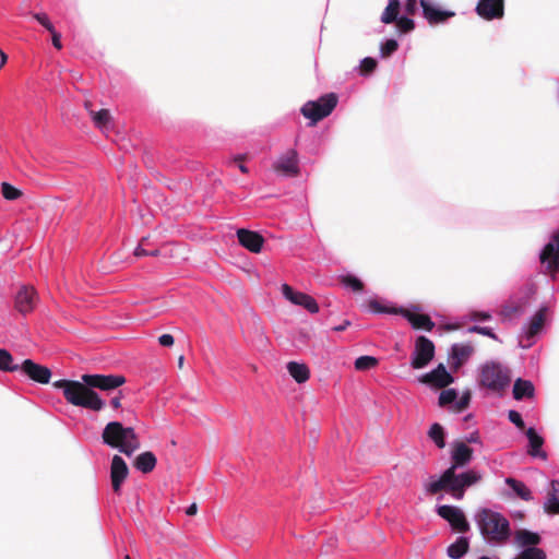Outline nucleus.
<instances>
[{"mask_svg": "<svg viewBox=\"0 0 559 559\" xmlns=\"http://www.w3.org/2000/svg\"><path fill=\"white\" fill-rule=\"evenodd\" d=\"M457 468L448 467L440 477H431L425 484V489L428 493H437L441 490L451 492L452 497L456 500H462L466 488L478 483L481 474L475 469H468L461 474H456Z\"/></svg>", "mask_w": 559, "mask_h": 559, "instance_id": "nucleus-1", "label": "nucleus"}, {"mask_svg": "<svg viewBox=\"0 0 559 559\" xmlns=\"http://www.w3.org/2000/svg\"><path fill=\"white\" fill-rule=\"evenodd\" d=\"M475 522L485 542L491 546L504 545L511 537L509 520L497 511L479 509L475 514Z\"/></svg>", "mask_w": 559, "mask_h": 559, "instance_id": "nucleus-2", "label": "nucleus"}, {"mask_svg": "<svg viewBox=\"0 0 559 559\" xmlns=\"http://www.w3.org/2000/svg\"><path fill=\"white\" fill-rule=\"evenodd\" d=\"M53 386L61 389L68 403L99 412L105 407V401L95 391L86 388L82 382L71 380H58Z\"/></svg>", "mask_w": 559, "mask_h": 559, "instance_id": "nucleus-3", "label": "nucleus"}, {"mask_svg": "<svg viewBox=\"0 0 559 559\" xmlns=\"http://www.w3.org/2000/svg\"><path fill=\"white\" fill-rule=\"evenodd\" d=\"M103 442L119 452L131 456L140 449V440L132 427H124L119 421L108 423L102 433Z\"/></svg>", "mask_w": 559, "mask_h": 559, "instance_id": "nucleus-4", "label": "nucleus"}, {"mask_svg": "<svg viewBox=\"0 0 559 559\" xmlns=\"http://www.w3.org/2000/svg\"><path fill=\"white\" fill-rule=\"evenodd\" d=\"M509 369L497 362H487L480 369V384L492 391H501L510 383Z\"/></svg>", "mask_w": 559, "mask_h": 559, "instance_id": "nucleus-5", "label": "nucleus"}, {"mask_svg": "<svg viewBox=\"0 0 559 559\" xmlns=\"http://www.w3.org/2000/svg\"><path fill=\"white\" fill-rule=\"evenodd\" d=\"M337 105V97L335 94H326L318 100L307 102L301 107L304 117L310 120V126H314L318 121L328 117Z\"/></svg>", "mask_w": 559, "mask_h": 559, "instance_id": "nucleus-6", "label": "nucleus"}, {"mask_svg": "<svg viewBox=\"0 0 559 559\" xmlns=\"http://www.w3.org/2000/svg\"><path fill=\"white\" fill-rule=\"evenodd\" d=\"M548 308L546 306L540 307L523 326L520 336V346L523 348L531 347L539 335L546 323Z\"/></svg>", "mask_w": 559, "mask_h": 559, "instance_id": "nucleus-7", "label": "nucleus"}, {"mask_svg": "<svg viewBox=\"0 0 559 559\" xmlns=\"http://www.w3.org/2000/svg\"><path fill=\"white\" fill-rule=\"evenodd\" d=\"M81 379L86 388L102 391H111L126 383V378L121 374H83Z\"/></svg>", "mask_w": 559, "mask_h": 559, "instance_id": "nucleus-8", "label": "nucleus"}, {"mask_svg": "<svg viewBox=\"0 0 559 559\" xmlns=\"http://www.w3.org/2000/svg\"><path fill=\"white\" fill-rule=\"evenodd\" d=\"M539 258L547 272L555 278L556 273L559 271V231L551 235L549 241L543 248Z\"/></svg>", "mask_w": 559, "mask_h": 559, "instance_id": "nucleus-9", "label": "nucleus"}, {"mask_svg": "<svg viewBox=\"0 0 559 559\" xmlns=\"http://www.w3.org/2000/svg\"><path fill=\"white\" fill-rule=\"evenodd\" d=\"M435 356V345L426 336L417 337L412 354L411 365L414 369L426 367Z\"/></svg>", "mask_w": 559, "mask_h": 559, "instance_id": "nucleus-10", "label": "nucleus"}, {"mask_svg": "<svg viewBox=\"0 0 559 559\" xmlns=\"http://www.w3.org/2000/svg\"><path fill=\"white\" fill-rule=\"evenodd\" d=\"M437 513L439 516L448 521L453 530L461 533H465L469 530V523L467 522L464 512L459 507L448 504L439 506L437 508Z\"/></svg>", "mask_w": 559, "mask_h": 559, "instance_id": "nucleus-11", "label": "nucleus"}, {"mask_svg": "<svg viewBox=\"0 0 559 559\" xmlns=\"http://www.w3.org/2000/svg\"><path fill=\"white\" fill-rule=\"evenodd\" d=\"M281 289L283 296L292 304L304 307L310 313H317L319 311V306L311 296L301 292H295L288 284H283Z\"/></svg>", "mask_w": 559, "mask_h": 559, "instance_id": "nucleus-12", "label": "nucleus"}, {"mask_svg": "<svg viewBox=\"0 0 559 559\" xmlns=\"http://www.w3.org/2000/svg\"><path fill=\"white\" fill-rule=\"evenodd\" d=\"M423 15L429 24H441L455 15L453 11L442 10L433 0H419Z\"/></svg>", "mask_w": 559, "mask_h": 559, "instance_id": "nucleus-13", "label": "nucleus"}, {"mask_svg": "<svg viewBox=\"0 0 559 559\" xmlns=\"http://www.w3.org/2000/svg\"><path fill=\"white\" fill-rule=\"evenodd\" d=\"M419 381L433 388H445L454 382V378L447 370L444 365L439 364L430 372L420 376Z\"/></svg>", "mask_w": 559, "mask_h": 559, "instance_id": "nucleus-14", "label": "nucleus"}, {"mask_svg": "<svg viewBox=\"0 0 559 559\" xmlns=\"http://www.w3.org/2000/svg\"><path fill=\"white\" fill-rule=\"evenodd\" d=\"M37 302V293L32 286L23 285L15 296V308L22 314L29 313L34 310Z\"/></svg>", "mask_w": 559, "mask_h": 559, "instance_id": "nucleus-15", "label": "nucleus"}, {"mask_svg": "<svg viewBox=\"0 0 559 559\" xmlns=\"http://www.w3.org/2000/svg\"><path fill=\"white\" fill-rule=\"evenodd\" d=\"M475 10L487 21L501 19L504 13L503 0H479Z\"/></svg>", "mask_w": 559, "mask_h": 559, "instance_id": "nucleus-16", "label": "nucleus"}, {"mask_svg": "<svg viewBox=\"0 0 559 559\" xmlns=\"http://www.w3.org/2000/svg\"><path fill=\"white\" fill-rule=\"evenodd\" d=\"M451 460L450 467L461 468L466 466L473 459V449H471L463 441H454L451 443Z\"/></svg>", "mask_w": 559, "mask_h": 559, "instance_id": "nucleus-17", "label": "nucleus"}, {"mask_svg": "<svg viewBox=\"0 0 559 559\" xmlns=\"http://www.w3.org/2000/svg\"><path fill=\"white\" fill-rule=\"evenodd\" d=\"M274 169L285 176H297L299 174L297 152L295 150H289L280 156L274 164Z\"/></svg>", "mask_w": 559, "mask_h": 559, "instance_id": "nucleus-18", "label": "nucleus"}, {"mask_svg": "<svg viewBox=\"0 0 559 559\" xmlns=\"http://www.w3.org/2000/svg\"><path fill=\"white\" fill-rule=\"evenodd\" d=\"M129 474V468L124 460L119 455H114L110 465V479L115 492H120L121 486Z\"/></svg>", "mask_w": 559, "mask_h": 559, "instance_id": "nucleus-19", "label": "nucleus"}, {"mask_svg": "<svg viewBox=\"0 0 559 559\" xmlns=\"http://www.w3.org/2000/svg\"><path fill=\"white\" fill-rule=\"evenodd\" d=\"M20 369L38 383L46 384L50 381L51 371L47 367L38 365L31 359L24 360Z\"/></svg>", "mask_w": 559, "mask_h": 559, "instance_id": "nucleus-20", "label": "nucleus"}, {"mask_svg": "<svg viewBox=\"0 0 559 559\" xmlns=\"http://www.w3.org/2000/svg\"><path fill=\"white\" fill-rule=\"evenodd\" d=\"M237 238H238L239 243L243 248H246L247 250H249L253 253H259L262 250L264 239L257 231L241 228V229L237 230Z\"/></svg>", "mask_w": 559, "mask_h": 559, "instance_id": "nucleus-21", "label": "nucleus"}, {"mask_svg": "<svg viewBox=\"0 0 559 559\" xmlns=\"http://www.w3.org/2000/svg\"><path fill=\"white\" fill-rule=\"evenodd\" d=\"M407 321L412 324L414 329H423L426 331H431L435 326V323L427 314L418 313L415 310L411 309H400V312Z\"/></svg>", "mask_w": 559, "mask_h": 559, "instance_id": "nucleus-22", "label": "nucleus"}, {"mask_svg": "<svg viewBox=\"0 0 559 559\" xmlns=\"http://www.w3.org/2000/svg\"><path fill=\"white\" fill-rule=\"evenodd\" d=\"M526 437L528 439V453L530 455L534 457H540L542 460L547 459V454L545 451L542 450V447L544 444V439L537 432L534 428H528L526 430Z\"/></svg>", "mask_w": 559, "mask_h": 559, "instance_id": "nucleus-23", "label": "nucleus"}, {"mask_svg": "<svg viewBox=\"0 0 559 559\" xmlns=\"http://www.w3.org/2000/svg\"><path fill=\"white\" fill-rule=\"evenodd\" d=\"M544 509L547 513L558 514L559 513V481L552 480L550 483V489L548 491Z\"/></svg>", "mask_w": 559, "mask_h": 559, "instance_id": "nucleus-24", "label": "nucleus"}, {"mask_svg": "<svg viewBox=\"0 0 559 559\" xmlns=\"http://www.w3.org/2000/svg\"><path fill=\"white\" fill-rule=\"evenodd\" d=\"M514 542L518 547L526 549L528 547H535L540 542V537L536 533L519 530L515 532Z\"/></svg>", "mask_w": 559, "mask_h": 559, "instance_id": "nucleus-25", "label": "nucleus"}, {"mask_svg": "<svg viewBox=\"0 0 559 559\" xmlns=\"http://www.w3.org/2000/svg\"><path fill=\"white\" fill-rule=\"evenodd\" d=\"M534 385L530 380L516 379L513 385V397L518 401L534 396Z\"/></svg>", "mask_w": 559, "mask_h": 559, "instance_id": "nucleus-26", "label": "nucleus"}, {"mask_svg": "<svg viewBox=\"0 0 559 559\" xmlns=\"http://www.w3.org/2000/svg\"><path fill=\"white\" fill-rule=\"evenodd\" d=\"M91 118L95 126L100 129L103 132H107L111 129L112 126V119L110 116L109 110L107 109H100L98 111L91 110L90 111Z\"/></svg>", "mask_w": 559, "mask_h": 559, "instance_id": "nucleus-27", "label": "nucleus"}, {"mask_svg": "<svg viewBox=\"0 0 559 559\" xmlns=\"http://www.w3.org/2000/svg\"><path fill=\"white\" fill-rule=\"evenodd\" d=\"M287 371L297 383H304L310 377V370L307 365L296 361L287 364Z\"/></svg>", "mask_w": 559, "mask_h": 559, "instance_id": "nucleus-28", "label": "nucleus"}, {"mask_svg": "<svg viewBox=\"0 0 559 559\" xmlns=\"http://www.w3.org/2000/svg\"><path fill=\"white\" fill-rule=\"evenodd\" d=\"M134 466L144 474L150 473L156 466V456L150 451L143 452L136 456Z\"/></svg>", "mask_w": 559, "mask_h": 559, "instance_id": "nucleus-29", "label": "nucleus"}, {"mask_svg": "<svg viewBox=\"0 0 559 559\" xmlns=\"http://www.w3.org/2000/svg\"><path fill=\"white\" fill-rule=\"evenodd\" d=\"M473 348L469 345L454 344L451 349L452 365L457 368L468 359Z\"/></svg>", "mask_w": 559, "mask_h": 559, "instance_id": "nucleus-30", "label": "nucleus"}, {"mask_svg": "<svg viewBox=\"0 0 559 559\" xmlns=\"http://www.w3.org/2000/svg\"><path fill=\"white\" fill-rule=\"evenodd\" d=\"M468 547L469 539L465 536H460L448 547L447 554L452 559H461L467 552Z\"/></svg>", "mask_w": 559, "mask_h": 559, "instance_id": "nucleus-31", "label": "nucleus"}, {"mask_svg": "<svg viewBox=\"0 0 559 559\" xmlns=\"http://www.w3.org/2000/svg\"><path fill=\"white\" fill-rule=\"evenodd\" d=\"M506 483L520 498L524 500L532 499L531 490L522 481H519L514 478H507Z\"/></svg>", "mask_w": 559, "mask_h": 559, "instance_id": "nucleus-32", "label": "nucleus"}, {"mask_svg": "<svg viewBox=\"0 0 559 559\" xmlns=\"http://www.w3.org/2000/svg\"><path fill=\"white\" fill-rule=\"evenodd\" d=\"M399 8V0H389L385 10L382 13L381 21L385 24L394 22L397 19Z\"/></svg>", "mask_w": 559, "mask_h": 559, "instance_id": "nucleus-33", "label": "nucleus"}, {"mask_svg": "<svg viewBox=\"0 0 559 559\" xmlns=\"http://www.w3.org/2000/svg\"><path fill=\"white\" fill-rule=\"evenodd\" d=\"M429 438L436 443V445L439 449H442L445 447V440H444V429L439 424L431 425L429 431H428Z\"/></svg>", "mask_w": 559, "mask_h": 559, "instance_id": "nucleus-34", "label": "nucleus"}, {"mask_svg": "<svg viewBox=\"0 0 559 559\" xmlns=\"http://www.w3.org/2000/svg\"><path fill=\"white\" fill-rule=\"evenodd\" d=\"M0 370L11 372L20 370V366L13 364L12 355L4 348H0Z\"/></svg>", "mask_w": 559, "mask_h": 559, "instance_id": "nucleus-35", "label": "nucleus"}, {"mask_svg": "<svg viewBox=\"0 0 559 559\" xmlns=\"http://www.w3.org/2000/svg\"><path fill=\"white\" fill-rule=\"evenodd\" d=\"M368 309L373 313H399L400 309L383 305L377 299L368 300Z\"/></svg>", "mask_w": 559, "mask_h": 559, "instance_id": "nucleus-36", "label": "nucleus"}, {"mask_svg": "<svg viewBox=\"0 0 559 559\" xmlns=\"http://www.w3.org/2000/svg\"><path fill=\"white\" fill-rule=\"evenodd\" d=\"M354 365L356 370L365 371L374 368L378 365V359L373 356H360Z\"/></svg>", "mask_w": 559, "mask_h": 559, "instance_id": "nucleus-37", "label": "nucleus"}, {"mask_svg": "<svg viewBox=\"0 0 559 559\" xmlns=\"http://www.w3.org/2000/svg\"><path fill=\"white\" fill-rule=\"evenodd\" d=\"M516 559H546L545 552L536 547L523 549Z\"/></svg>", "mask_w": 559, "mask_h": 559, "instance_id": "nucleus-38", "label": "nucleus"}, {"mask_svg": "<svg viewBox=\"0 0 559 559\" xmlns=\"http://www.w3.org/2000/svg\"><path fill=\"white\" fill-rule=\"evenodd\" d=\"M457 399V391L455 389L443 390L439 395V405L445 406L449 404H455Z\"/></svg>", "mask_w": 559, "mask_h": 559, "instance_id": "nucleus-39", "label": "nucleus"}, {"mask_svg": "<svg viewBox=\"0 0 559 559\" xmlns=\"http://www.w3.org/2000/svg\"><path fill=\"white\" fill-rule=\"evenodd\" d=\"M1 192L3 198L10 201L16 200L21 195L20 190H17L15 187L11 186L8 182H2Z\"/></svg>", "mask_w": 559, "mask_h": 559, "instance_id": "nucleus-40", "label": "nucleus"}, {"mask_svg": "<svg viewBox=\"0 0 559 559\" xmlns=\"http://www.w3.org/2000/svg\"><path fill=\"white\" fill-rule=\"evenodd\" d=\"M399 48V44L395 39H388L380 46V55L385 58L395 52Z\"/></svg>", "mask_w": 559, "mask_h": 559, "instance_id": "nucleus-41", "label": "nucleus"}, {"mask_svg": "<svg viewBox=\"0 0 559 559\" xmlns=\"http://www.w3.org/2000/svg\"><path fill=\"white\" fill-rule=\"evenodd\" d=\"M342 283L346 286L352 288L354 292H361L362 290V283L359 278H357L354 275H345L342 278Z\"/></svg>", "mask_w": 559, "mask_h": 559, "instance_id": "nucleus-42", "label": "nucleus"}, {"mask_svg": "<svg viewBox=\"0 0 559 559\" xmlns=\"http://www.w3.org/2000/svg\"><path fill=\"white\" fill-rule=\"evenodd\" d=\"M377 67L376 59L366 57L360 61L359 70L361 75H367L372 72Z\"/></svg>", "mask_w": 559, "mask_h": 559, "instance_id": "nucleus-43", "label": "nucleus"}, {"mask_svg": "<svg viewBox=\"0 0 559 559\" xmlns=\"http://www.w3.org/2000/svg\"><path fill=\"white\" fill-rule=\"evenodd\" d=\"M394 22H396V25L401 32H411L415 27V23L412 19L406 16H401L400 19H396Z\"/></svg>", "mask_w": 559, "mask_h": 559, "instance_id": "nucleus-44", "label": "nucleus"}, {"mask_svg": "<svg viewBox=\"0 0 559 559\" xmlns=\"http://www.w3.org/2000/svg\"><path fill=\"white\" fill-rule=\"evenodd\" d=\"M469 400H471V392L465 391L460 399H456L455 404L453 405V409L455 412H462L463 409H465L468 406Z\"/></svg>", "mask_w": 559, "mask_h": 559, "instance_id": "nucleus-45", "label": "nucleus"}, {"mask_svg": "<svg viewBox=\"0 0 559 559\" xmlns=\"http://www.w3.org/2000/svg\"><path fill=\"white\" fill-rule=\"evenodd\" d=\"M34 19L41 24L48 32H52L55 29L53 25L51 24L48 15L46 13H35Z\"/></svg>", "mask_w": 559, "mask_h": 559, "instance_id": "nucleus-46", "label": "nucleus"}, {"mask_svg": "<svg viewBox=\"0 0 559 559\" xmlns=\"http://www.w3.org/2000/svg\"><path fill=\"white\" fill-rule=\"evenodd\" d=\"M508 418L518 428H523L524 427V421H523L522 416H521V414L519 412H516V411H509Z\"/></svg>", "mask_w": 559, "mask_h": 559, "instance_id": "nucleus-47", "label": "nucleus"}, {"mask_svg": "<svg viewBox=\"0 0 559 559\" xmlns=\"http://www.w3.org/2000/svg\"><path fill=\"white\" fill-rule=\"evenodd\" d=\"M174 336L170 335V334H163L158 337V343L162 345V346H165V347H170L174 345Z\"/></svg>", "mask_w": 559, "mask_h": 559, "instance_id": "nucleus-48", "label": "nucleus"}, {"mask_svg": "<svg viewBox=\"0 0 559 559\" xmlns=\"http://www.w3.org/2000/svg\"><path fill=\"white\" fill-rule=\"evenodd\" d=\"M51 34V39H52V45L55 48L57 49H61L62 48V44H61V35L56 31L53 29L52 32H49Z\"/></svg>", "mask_w": 559, "mask_h": 559, "instance_id": "nucleus-49", "label": "nucleus"}, {"mask_svg": "<svg viewBox=\"0 0 559 559\" xmlns=\"http://www.w3.org/2000/svg\"><path fill=\"white\" fill-rule=\"evenodd\" d=\"M491 318V314L489 312H485V311H480V312H474L472 313V320L474 321H477V320H481V321H487Z\"/></svg>", "mask_w": 559, "mask_h": 559, "instance_id": "nucleus-50", "label": "nucleus"}, {"mask_svg": "<svg viewBox=\"0 0 559 559\" xmlns=\"http://www.w3.org/2000/svg\"><path fill=\"white\" fill-rule=\"evenodd\" d=\"M417 10V0H406L405 11L407 14H414Z\"/></svg>", "mask_w": 559, "mask_h": 559, "instance_id": "nucleus-51", "label": "nucleus"}, {"mask_svg": "<svg viewBox=\"0 0 559 559\" xmlns=\"http://www.w3.org/2000/svg\"><path fill=\"white\" fill-rule=\"evenodd\" d=\"M157 253V251H152V252H148L146 251L145 249H143L142 245H139L135 249H134V255L135 257H144V255H155Z\"/></svg>", "mask_w": 559, "mask_h": 559, "instance_id": "nucleus-52", "label": "nucleus"}, {"mask_svg": "<svg viewBox=\"0 0 559 559\" xmlns=\"http://www.w3.org/2000/svg\"><path fill=\"white\" fill-rule=\"evenodd\" d=\"M121 399H122V393L121 391H119L118 395L114 396L110 401V404L111 406L115 408V409H118L120 406H121Z\"/></svg>", "mask_w": 559, "mask_h": 559, "instance_id": "nucleus-53", "label": "nucleus"}, {"mask_svg": "<svg viewBox=\"0 0 559 559\" xmlns=\"http://www.w3.org/2000/svg\"><path fill=\"white\" fill-rule=\"evenodd\" d=\"M479 334H483V335L489 336V337H491L493 340H497V335L488 326H481V329L479 331Z\"/></svg>", "mask_w": 559, "mask_h": 559, "instance_id": "nucleus-54", "label": "nucleus"}, {"mask_svg": "<svg viewBox=\"0 0 559 559\" xmlns=\"http://www.w3.org/2000/svg\"><path fill=\"white\" fill-rule=\"evenodd\" d=\"M466 442L468 443H480V438L478 432H472L466 437Z\"/></svg>", "mask_w": 559, "mask_h": 559, "instance_id": "nucleus-55", "label": "nucleus"}, {"mask_svg": "<svg viewBox=\"0 0 559 559\" xmlns=\"http://www.w3.org/2000/svg\"><path fill=\"white\" fill-rule=\"evenodd\" d=\"M197 512H198V506H197V503H192V504H190V506L187 508V510H186V513H187V515H189V516L195 515V514H197Z\"/></svg>", "mask_w": 559, "mask_h": 559, "instance_id": "nucleus-56", "label": "nucleus"}, {"mask_svg": "<svg viewBox=\"0 0 559 559\" xmlns=\"http://www.w3.org/2000/svg\"><path fill=\"white\" fill-rule=\"evenodd\" d=\"M349 325H350V322H349L348 320H346V321H344V323H343V324H340V325L334 326V328H333V330H334L335 332H341V331H344V330H345L347 326H349Z\"/></svg>", "mask_w": 559, "mask_h": 559, "instance_id": "nucleus-57", "label": "nucleus"}, {"mask_svg": "<svg viewBox=\"0 0 559 559\" xmlns=\"http://www.w3.org/2000/svg\"><path fill=\"white\" fill-rule=\"evenodd\" d=\"M8 56L0 49V69L7 63Z\"/></svg>", "mask_w": 559, "mask_h": 559, "instance_id": "nucleus-58", "label": "nucleus"}, {"mask_svg": "<svg viewBox=\"0 0 559 559\" xmlns=\"http://www.w3.org/2000/svg\"><path fill=\"white\" fill-rule=\"evenodd\" d=\"M480 329H481V326H479V325H474V326H471V328L468 329V332H471V333H478V334H479Z\"/></svg>", "mask_w": 559, "mask_h": 559, "instance_id": "nucleus-59", "label": "nucleus"}, {"mask_svg": "<svg viewBox=\"0 0 559 559\" xmlns=\"http://www.w3.org/2000/svg\"><path fill=\"white\" fill-rule=\"evenodd\" d=\"M238 167H239L240 171H242L245 174L248 173V168L243 164H239Z\"/></svg>", "mask_w": 559, "mask_h": 559, "instance_id": "nucleus-60", "label": "nucleus"}, {"mask_svg": "<svg viewBox=\"0 0 559 559\" xmlns=\"http://www.w3.org/2000/svg\"><path fill=\"white\" fill-rule=\"evenodd\" d=\"M183 361H185V357L183 356H180L179 359H178V366L179 368H182L183 366Z\"/></svg>", "mask_w": 559, "mask_h": 559, "instance_id": "nucleus-61", "label": "nucleus"}, {"mask_svg": "<svg viewBox=\"0 0 559 559\" xmlns=\"http://www.w3.org/2000/svg\"><path fill=\"white\" fill-rule=\"evenodd\" d=\"M235 160H242V156L241 155L237 156Z\"/></svg>", "mask_w": 559, "mask_h": 559, "instance_id": "nucleus-62", "label": "nucleus"}, {"mask_svg": "<svg viewBox=\"0 0 559 559\" xmlns=\"http://www.w3.org/2000/svg\"><path fill=\"white\" fill-rule=\"evenodd\" d=\"M126 559H130V557H129V556H126Z\"/></svg>", "mask_w": 559, "mask_h": 559, "instance_id": "nucleus-63", "label": "nucleus"}]
</instances>
